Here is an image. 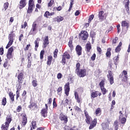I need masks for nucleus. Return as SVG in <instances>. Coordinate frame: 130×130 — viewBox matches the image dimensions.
<instances>
[{"mask_svg": "<svg viewBox=\"0 0 130 130\" xmlns=\"http://www.w3.org/2000/svg\"><path fill=\"white\" fill-rule=\"evenodd\" d=\"M84 114L86 116L85 121L87 124H90L89 128L90 129H92L94 128L95 126H96V124H97V119H94L93 120H92V118L89 115L87 111H85Z\"/></svg>", "mask_w": 130, "mask_h": 130, "instance_id": "nucleus-1", "label": "nucleus"}, {"mask_svg": "<svg viewBox=\"0 0 130 130\" xmlns=\"http://www.w3.org/2000/svg\"><path fill=\"white\" fill-rule=\"evenodd\" d=\"M15 37L16 35H15L13 31H12L11 34L9 35L8 39L9 42L6 47V49H8V48H9V47H10V46L13 44V42H14V40H15Z\"/></svg>", "mask_w": 130, "mask_h": 130, "instance_id": "nucleus-2", "label": "nucleus"}, {"mask_svg": "<svg viewBox=\"0 0 130 130\" xmlns=\"http://www.w3.org/2000/svg\"><path fill=\"white\" fill-rule=\"evenodd\" d=\"M37 33V24L36 22H34L32 25V28L29 32V35H36Z\"/></svg>", "mask_w": 130, "mask_h": 130, "instance_id": "nucleus-3", "label": "nucleus"}, {"mask_svg": "<svg viewBox=\"0 0 130 130\" xmlns=\"http://www.w3.org/2000/svg\"><path fill=\"white\" fill-rule=\"evenodd\" d=\"M114 64H115V66H113V64L112 63H109V64H110V67L111 69H114V70H116L117 68V65L118 64V62H119V59L118 58V56H117L116 57H115L114 58Z\"/></svg>", "mask_w": 130, "mask_h": 130, "instance_id": "nucleus-4", "label": "nucleus"}, {"mask_svg": "<svg viewBox=\"0 0 130 130\" xmlns=\"http://www.w3.org/2000/svg\"><path fill=\"white\" fill-rule=\"evenodd\" d=\"M66 58H67V59H70V58H71V55H70V54L67 52H64L62 55V63L63 66L66 64Z\"/></svg>", "mask_w": 130, "mask_h": 130, "instance_id": "nucleus-5", "label": "nucleus"}, {"mask_svg": "<svg viewBox=\"0 0 130 130\" xmlns=\"http://www.w3.org/2000/svg\"><path fill=\"white\" fill-rule=\"evenodd\" d=\"M107 77L109 80L110 84L112 85V84L114 83V79L113 78V75L112 74V72H111V71H108V75H107Z\"/></svg>", "mask_w": 130, "mask_h": 130, "instance_id": "nucleus-6", "label": "nucleus"}, {"mask_svg": "<svg viewBox=\"0 0 130 130\" xmlns=\"http://www.w3.org/2000/svg\"><path fill=\"white\" fill-rule=\"evenodd\" d=\"M34 6V2H33V0H29L28 2V8L27 10V13L28 14H30V13H32V11H33Z\"/></svg>", "mask_w": 130, "mask_h": 130, "instance_id": "nucleus-7", "label": "nucleus"}, {"mask_svg": "<svg viewBox=\"0 0 130 130\" xmlns=\"http://www.w3.org/2000/svg\"><path fill=\"white\" fill-rule=\"evenodd\" d=\"M45 108H44L42 109L41 111V113L42 116L43 117H46L47 116V113H48V106H47V104H45Z\"/></svg>", "mask_w": 130, "mask_h": 130, "instance_id": "nucleus-8", "label": "nucleus"}, {"mask_svg": "<svg viewBox=\"0 0 130 130\" xmlns=\"http://www.w3.org/2000/svg\"><path fill=\"white\" fill-rule=\"evenodd\" d=\"M76 74H77L78 76L80 78H84L86 76V70L85 69H82L80 71H78V72H75Z\"/></svg>", "mask_w": 130, "mask_h": 130, "instance_id": "nucleus-9", "label": "nucleus"}, {"mask_svg": "<svg viewBox=\"0 0 130 130\" xmlns=\"http://www.w3.org/2000/svg\"><path fill=\"white\" fill-rule=\"evenodd\" d=\"M79 36L81 37L82 40H86L88 38V32L82 30L81 33L79 34Z\"/></svg>", "mask_w": 130, "mask_h": 130, "instance_id": "nucleus-10", "label": "nucleus"}, {"mask_svg": "<svg viewBox=\"0 0 130 130\" xmlns=\"http://www.w3.org/2000/svg\"><path fill=\"white\" fill-rule=\"evenodd\" d=\"M64 93L67 96H69L70 93V83L68 82L64 85Z\"/></svg>", "mask_w": 130, "mask_h": 130, "instance_id": "nucleus-11", "label": "nucleus"}, {"mask_svg": "<svg viewBox=\"0 0 130 130\" xmlns=\"http://www.w3.org/2000/svg\"><path fill=\"white\" fill-rule=\"evenodd\" d=\"M49 44V41L48 40V36H46L45 37L44 39L43 46L44 48H46L47 47V45Z\"/></svg>", "mask_w": 130, "mask_h": 130, "instance_id": "nucleus-12", "label": "nucleus"}, {"mask_svg": "<svg viewBox=\"0 0 130 130\" xmlns=\"http://www.w3.org/2000/svg\"><path fill=\"white\" fill-rule=\"evenodd\" d=\"M76 51L78 55H82V47L80 45H77L76 48Z\"/></svg>", "mask_w": 130, "mask_h": 130, "instance_id": "nucleus-13", "label": "nucleus"}, {"mask_svg": "<svg viewBox=\"0 0 130 130\" xmlns=\"http://www.w3.org/2000/svg\"><path fill=\"white\" fill-rule=\"evenodd\" d=\"M26 0H21L19 3V9H23L26 7Z\"/></svg>", "mask_w": 130, "mask_h": 130, "instance_id": "nucleus-14", "label": "nucleus"}, {"mask_svg": "<svg viewBox=\"0 0 130 130\" xmlns=\"http://www.w3.org/2000/svg\"><path fill=\"white\" fill-rule=\"evenodd\" d=\"M31 53H27V58H28V64L27 67L28 68H30L31 67V62L32 61V56H31Z\"/></svg>", "mask_w": 130, "mask_h": 130, "instance_id": "nucleus-15", "label": "nucleus"}, {"mask_svg": "<svg viewBox=\"0 0 130 130\" xmlns=\"http://www.w3.org/2000/svg\"><path fill=\"white\" fill-rule=\"evenodd\" d=\"M99 18L100 22L104 20V11H100L99 13Z\"/></svg>", "mask_w": 130, "mask_h": 130, "instance_id": "nucleus-16", "label": "nucleus"}, {"mask_svg": "<svg viewBox=\"0 0 130 130\" xmlns=\"http://www.w3.org/2000/svg\"><path fill=\"white\" fill-rule=\"evenodd\" d=\"M59 118L60 120H64L65 122H68V117L63 115V114L61 113L59 116Z\"/></svg>", "mask_w": 130, "mask_h": 130, "instance_id": "nucleus-17", "label": "nucleus"}, {"mask_svg": "<svg viewBox=\"0 0 130 130\" xmlns=\"http://www.w3.org/2000/svg\"><path fill=\"white\" fill-rule=\"evenodd\" d=\"M121 26L122 28H124V27H126V28H128V27H129V23H128L126 21H122L121 22Z\"/></svg>", "mask_w": 130, "mask_h": 130, "instance_id": "nucleus-18", "label": "nucleus"}, {"mask_svg": "<svg viewBox=\"0 0 130 130\" xmlns=\"http://www.w3.org/2000/svg\"><path fill=\"white\" fill-rule=\"evenodd\" d=\"M27 123V117H26V115L23 114L22 116V121L21 123V125H23L24 126V125H26V124Z\"/></svg>", "mask_w": 130, "mask_h": 130, "instance_id": "nucleus-19", "label": "nucleus"}, {"mask_svg": "<svg viewBox=\"0 0 130 130\" xmlns=\"http://www.w3.org/2000/svg\"><path fill=\"white\" fill-rule=\"evenodd\" d=\"M124 4L125 5L126 11L128 12V11H129V8L128 7V5H129V0H124Z\"/></svg>", "mask_w": 130, "mask_h": 130, "instance_id": "nucleus-20", "label": "nucleus"}, {"mask_svg": "<svg viewBox=\"0 0 130 130\" xmlns=\"http://www.w3.org/2000/svg\"><path fill=\"white\" fill-rule=\"evenodd\" d=\"M92 49V46H91V44L87 43L85 45V50L87 52H90V50Z\"/></svg>", "mask_w": 130, "mask_h": 130, "instance_id": "nucleus-21", "label": "nucleus"}, {"mask_svg": "<svg viewBox=\"0 0 130 130\" xmlns=\"http://www.w3.org/2000/svg\"><path fill=\"white\" fill-rule=\"evenodd\" d=\"M75 97L76 100H77V102H78V103H81L82 99L79 96V94L77 92H75Z\"/></svg>", "mask_w": 130, "mask_h": 130, "instance_id": "nucleus-22", "label": "nucleus"}, {"mask_svg": "<svg viewBox=\"0 0 130 130\" xmlns=\"http://www.w3.org/2000/svg\"><path fill=\"white\" fill-rule=\"evenodd\" d=\"M39 41H40V39L37 38L36 40L35 41V50L36 51H37V48H38L39 46Z\"/></svg>", "mask_w": 130, "mask_h": 130, "instance_id": "nucleus-23", "label": "nucleus"}, {"mask_svg": "<svg viewBox=\"0 0 130 130\" xmlns=\"http://www.w3.org/2000/svg\"><path fill=\"white\" fill-rule=\"evenodd\" d=\"M102 128L104 130H109V126L106 123H103L102 124Z\"/></svg>", "mask_w": 130, "mask_h": 130, "instance_id": "nucleus-24", "label": "nucleus"}, {"mask_svg": "<svg viewBox=\"0 0 130 130\" xmlns=\"http://www.w3.org/2000/svg\"><path fill=\"white\" fill-rule=\"evenodd\" d=\"M54 20L55 22H61V21L63 20V17L61 16H57V17L54 19Z\"/></svg>", "mask_w": 130, "mask_h": 130, "instance_id": "nucleus-25", "label": "nucleus"}, {"mask_svg": "<svg viewBox=\"0 0 130 130\" xmlns=\"http://www.w3.org/2000/svg\"><path fill=\"white\" fill-rule=\"evenodd\" d=\"M18 79L19 83H22V81H23V73H20L18 76Z\"/></svg>", "mask_w": 130, "mask_h": 130, "instance_id": "nucleus-26", "label": "nucleus"}, {"mask_svg": "<svg viewBox=\"0 0 130 130\" xmlns=\"http://www.w3.org/2000/svg\"><path fill=\"white\" fill-rule=\"evenodd\" d=\"M121 45H122V43L120 42L115 49L116 52H119V51H120V46H121Z\"/></svg>", "mask_w": 130, "mask_h": 130, "instance_id": "nucleus-27", "label": "nucleus"}, {"mask_svg": "<svg viewBox=\"0 0 130 130\" xmlns=\"http://www.w3.org/2000/svg\"><path fill=\"white\" fill-rule=\"evenodd\" d=\"M2 130H8L9 129V124H4L2 127Z\"/></svg>", "mask_w": 130, "mask_h": 130, "instance_id": "nucleus-28", "label": "nucleus"}, {"mask_svg": "<svg viewBox=\"0 0 130 130\" xmlns=\"http://www.w3.org/2000/svg\"><path fill=\"white\" fill-rule=\"evenodd\" d=\"M52 61V56H49L48 57V61H47V64L48 66H50L51 64V61Z\"/></svg>", "mask_w": 130, "mask_h": 130, "instance_id": "nucleus-29", "label": "nucleus"}, {"mask_svg": "<svg viewBox=\"0 0 130 130\" xmlns=\"http://www.w3.org/2000/svg\"><path fill=\"white\" fill-rule=\"evenodd\" d=\"M11 121H12V118L9 116H8L6 118V122H5V124H10L11 123Z\"/></svg>", "mask_w": 130, "mask_h": 130, "instance_id": "nucleus-30", "label": "nucleus"}, {"mask_svg": "<svg viewBox=\"0 0 130 130\" xmlns=\"http://www.w3.org/2000/svg\"><path fill=\"white\" fill-rule=\"evenodd\" d=\"M101 90L102 91L103 95H105L107 92H108V90H106L105 87H101Z\"/></svg>", "mask_w": 130, "mask_h": 130, "instance_id": "nucleus-31", "label": "nucleus"}, {"mask_svg": "<svg viewBox=\"0 0 130 130\" xmlns=\"http://www.w3.org/2000/svg\"><path fill=\"white\" fill-rule=\"evenodd\" d=\"M119 125L118 124V122L117 121H115L114 123V127L115 128V130H118V126Z\"/></svg>", "mask_w": 130, "mask_h": 130, "instance_id": "nucleus-32", "label": "nucleus"}, {"mask_svg": "<svg viewBox=\"0 0 130 130\" xmlns=\"http://www.w3.org/2000/svg\"><path fill=\"white\" fill-rule=\"evenodd\" d=\"M110 51H111V48H108L107 52L106 53V55L107 57H109L110 55H111V53H110Z\"/></svg>", "mask_w": 130, "mask_h": 130, "instance_id": "nucleus-33", "label": "nucleus"}, {"mask_svg": "<svg viewBox=\"0 0 130 130\" xmlns=\"http://www.w3.org/2000/svg\"><path fill=\"white\" fill-rule=\"evenodd\" d=\"M35 106H36V104H35V103L30 102V104L28 107L30 108V109H33V108H35Z\"/></svg>", "mask_w": 130, "mask_h": 130, "instance_id": "nucleus-34", "label": "nucleus"}, {"mask_svg": "<svg viewBox=\"0 0 130 130\" xmlns=\"http://www.w3.org/2000/svg\"><path fill=\"white\" fill-rule=\"evenodd\" d=\"M95 114L96 115H100L101 114V109L100 108H98L95 110Z\"/></svg>", "mask_w": 130, "mask_h": 130, "instance_id": "nucleus-35", "label": "nucleus"}, {"mask_svg": "<svg viewBox=\"0 0 130 130\" xmlns=\"http://www.w3.org/2000/svg\"><path fill=\"white\" fill-rule=\"evenodd\" d=\"M119 120L120 122H121V123L122 124H124L126 122V119L124 117L121 118L120 119H119Z\"/></svg>", "mask_w": 130, "mask_h": 130, "instance_id": "nucleus-36", "label": "nucleus"}, {"mask_svg": "<svg viewBox=\"0 0 130 130\" xmlns=\"http://www.w3.org/2000/svg\"><path fill=\"white\" fill-rule=\"evenodd\" d=\"M9 96L12 102L15 101V98L14 97V94L12 92L9 93Z\"/></svg>", "mask_w": 130, "mask_h": 130, "instance_id": "nucleus-37", "label": "nucleus"}, {"mask_svg": "<svg viewBox=\"0 0 130 130\" xmlns=\"http://www.w3.org/2000/svg\"><path fill=\"white\" fill-rule=\"evenodd\" d=\"M97 92L98 91H95V92H93L92 93H91V97L92 98H95L96 97H97V96H98V94L97 93Z\"/></svg>", "mask_w": 130, "mask_h": 130, "instance_id": "nucleus-38", "label": "nucleus"}, {"mask_svg": "<svg viewBox=\"0 0 130 130\" xmlns=\"http://www.w3.org/2000/svg\"><path fill=\"white\" fill-rule=\"evenodd\" d=\"M105 82V80H102L101 82L100 83L99 85L100 88H102L104 87V82Z\"/></svg>", "mask_w": 130, "mask_h": 130, "instance_id": "nucleus-39", "label": "nucleus"}, {"mask_svg": "<svg viewBox=\"0 0 130 130\" xmlns=\"http://www.w3.org/2000/svg\"><path fill=\"white\" fill-rule=\"evenodd\" d=\"M80 63H77L76 64V69L75 71V73H77V72H79V71H80Z\"/></svg>", "mask_w": 130, "mask_h": 130, "instance_id": "nucleus-40", "label": "nucleus"}, {"mask_svg": "<svg viewBox=\"0 0 130 130\" xmlns=\"http://www.w3.org/2000/svg\"><path fill=\"white\" fill-rule=\"evenodd\" d=\"M54 4V0H50L48 3V7H52V5Z\"/></svg>", "mask_w": 130, "mask_h": 130, "instance_id": "nucleus-41", "label": "nucleus"}, {"mask_svg": "<svg viewBox=\"0 0 130 130\" xmlns=\"http://www.w3.org/2000/svg\"><path fill=\"white\" fill-rule=\"evenodd\" d=\"M6 104H7V99L6 98H3L2 100V105H4V106H5Z\"/></svg>", "mask_w": 130, "mask_h": 130, "instance_id": "nucleus-42", "label": "nucleus"}, {"mask_svg": "<svg viewBox=\"0 0 130 130\" xmlns=\"http://www.w3.org/2000/svg\"><path fill=\"white\" fill-rule=\"evenodd\" d=\"M32 85L34 87H37V80H34L32 81Z\"/></svg>", "mask_w": 130, "mask_h": 130, "instance_id": "nucleus-43", "label": "nucleus"}, {"mask_svg": "<svg viewBox=\"0 0 130 130\" xmlns=\"http://www.w3.org/2000/svg\"><path fill=\"white\" fill-rule=\"evenodd\" d=\"M31 124H32V128L34 129H35V128H36V121H32L31 122Z\"/></svg>", "mask_w": 130, "mask_h": 130, "instance_id": "nucleus-44", "label": "nucleus"}, {"mask_svg": "<svg viewBox=\"0 0 130 130\" xmlns=\"http://www.w3.org/2000/svg\"><path fill=\"white\" fill-rule=\"evenodd\" d=\"M93 19H94V15L92 14L90 15L88 19V23H90Z\"/></svg>", "mask_w": 130, "mask_h": 130, "instance_id": "nucleus-45", "label": "nucleus"}, {"mask_svg": "<svg viewBox=\"0 0 130 130\" xmlns=\"http://www.w3.org/2000/svg\"><path fill=\"white\" fill-rule=\"evenodd\" d=\"M43 55H44V50H43L41 51L40 53V58L41 59H43Z\"/></svg>", "mask_w": 130, "mask_h": 130, "instance_id": "nucleus-46", "label": "nucleus"}, {"mask_svg": "<svg viewBox=\"0 0 130 130\" xmlns=\"http://www.w3.org/2000/svg\"><path fill=\"white\" fill-rule=\"evenodd\" d=\"M13 51H14V48H13V47H11L8 49V53H10L12 54Z\"/></svg>", "mask_w": 130, "mask_h": 130, "instance_id": "nucleus-47", "label": "nucleus"}, {"mask_svg": "<svg viewBox=\"0 0 130 130\" xmlns=\"http://www.w3.org/2000/svg\"><path fill=\"white\" fill-rule=\"evenodd\" d=\"M4 7L5 11H6L7 10V9H8V8H9V3H5Z\"/></svg>", "mask_w": 130, "mask_h": 130, "instance_id": "nucleus-48", "label": "nucleus"}, {"mask_svg": "<svg viewBox=\"0 0 130 130\" xmlns=\"http://www.w3.org/2000/svg\"><path fill=\"white\" fill-rule=\"evenodd\" d=\"M7 58H8V59H11V58H12V57H13V55H12V54L8 53L7 54Z\"/></svg>", "mask_w": 130, "mask_h": 130, "instance_id": "nucleus-49", "label": "nucleus"}, {"mask_svg": "<svg viewBox=\"0 0 130 130\" xmlns=\"http://www.w3.org/2000/svg\"><path fill=\"white\" fill-rule=\"evenodd\" d=\"M69 104V99H66L64 102L63 105L64 106H67Z\"/></svg>", "mask_w": 130, "mask_h": 130, "instance_id": "nucleus-50", "label": "nucleus"}, {"mask_svg": "<svg viewBox=\"0 0 130 130\" xmlns=\"http://www.w3.org/2000/svg\"><path fill=\"white\" fill-rule=\"evenodd\" d=\"M68 45L70 48H73V41H70Z\"/></svg>", "mask_w": 130, "mask_h": 130, "instance_id": "nucleus-51", "label": "nucleus"}, {"mask_svg": "<svg viewBox=\"0 0 130 130\" xmlns=\"http://www.w3.org/2000/svg\"><path fill=\"white\" fill-rule=\"evenodd\" d=\"M58 52V50H57V49H56L54 52V57H56V56H57Z\"/></svg>", "mask_w": 130, "mask_h": 130, "instance_id": "nucleus-52", "label": "nucleus"}, {"mask_svg": "<svg viewBox=\"0 0 130 130\" xmlns=\"http://www.w3.org/2000/svg\"><path fill=\"white\" fill-rule=\"evenodd\" d=\"M96 59V54L94 53L92 56L91 57V60H95V59Z\"/></svg>", "mask_w": 130, "mask_h": 130, "instance_id": "nucleus-53", "label": "nucleus"}, {"mask_svg": "<svg viewBox=\"0 0 130 130\" xmlns=\"http://www.w3.org/2000/svg\"><path fill=\"white\" fill-rule=\"evenodd\" d=\"M95 35H96V34L94 31H91L90 32V36L92 37V38H94L95 37Z\"/></svg>", "mask_w": 130, "mask_h": 130, "instance_id": "nucleus-54", "label": "nucleus"}, {"mask_svg": "<svg viewBox=\"0 0 130 130\" xmlns=\"http://www.w3.org/2000/svg\"><path fill=\"white\" fill-rule=\"evenodd\" d=\"M21 110H22V106H19L17 107L16 111H17V112H20V111H21Z\"/></svg>", "mask_w": 130, "mask_h": 130, "instance_id": "nucleus-55", "label": "nucleus"}, {"mask_svg": "<svg viewBox=\"0 0 130 130\" xmlns=\"http://www.w3.org/2000/svg\"><path fill=\"white\" fill-rule=\"evenodd\" d=\"M44 16L46 17V18H48V17H49V12L46 11L44 14Z\"/></svg>", "mask_w": 130, "mask_h": 130, "instance_id": "nucleus-56", "label": "nucleus"}, {"mask_svg": "<svg viewBox=\"0 0 130 130\" xmlns=\"http://www.w3.org/2000/svg\"><path fill=\"white\" fill-rule=\"evenodd\" d=\"M20 89H21V86H19L18 88H17V90L16 91V95H20V92L19 91H20Z\"/></svg>", "mask_w": 130, "mask_h": 130, "instance_id": "nucleus-57", "label": "nucleus"}, {"mask_svg": "<svg viewBox=\"0 0 130 130\" xmlns=\"http://www.w3.org/2000/svg\"><path fill=\"white\" fill-rule=\"evenodd\" d=\"M123 74L124 75L125 79H127V76H126L127 72L125 70H124L123 71Z\"/></svg>", "mask_w": 130, "mask_h": 130, "instance_id": "nucleus-58", "label": "nucleus"}, {"mask_svg": "<svg viewBox=\"0 0 130 130\" xmlns=\"http://www.w3.org/2000/svg\"><path fill=\"white\" fill-rule=\"evenodd\" d=\"M61 91H62V87H59L57 90L58 93H60V92H61Z\"/></svg>", "mask_w": 130, "mask_h": 130, "instance_id": "nucleus-59", "label": "nucleus"}, {"mask_svg": "<svg viewBox=\"0 0 130 130\" xmlns=\"http://www.w3.org/2000/svg\"><path fill=\"white\" fill-rule=\"evenodd\" d=\"M0 54L1 55H3V54H4V48H0Z\"/></svg>", "mask_w": 130, "mask_h": 130, "instance_id": "nucleus-60", "label": "nucleus"}, {"mask_svg": "<svg viewBox=\"0 0 130 130\" xmlns=\"http://www.w3.org/2000/svg\"><path fill=\"white\" fill-rule=\"evenodd\" d=\"M53 105L54 108L56 107V106H57V105H56V103L55 102V99H54L53 100Z\"/></svg>", "mask_w": 130, "mask_h": 130, "instance_id": "nucleus-61", "label": "nucleus"}, {"mask_svg": "<svg viewBox=\"0 0 130 130\" xmlns=\"http://www.w3.org/2000/svg\"><path fill=\"white\" fill-rule=\"evenodd\" d=\"M62 76V75H61V73H58L57 75L58 79H61Z\"/></svg>", "mask_w": 130, "mask_h": 130, "instance_id": "nucleus-62", "label": "nucleus"}, {"mask_svg": "<svg viewBox=\"0 0 130 130\" xmlns=\"http://www.w3.org/2000/svg\"><path fill=\"white\" fill-rule=\"evenodd\" d=\"M79 15H80V11L77 10L76 11V12L75 13V16H79Z\"/></svg>", "mask_w": 130, "mask_h": 130, "instance_id": "nucleus-63", "label": "nucleus"}, {"mask_svg": "<svg viewBox=\"0 0 130 130\" xmlns=\"http://www.w3.org/2000/svg\"><path fill=\"white\" fill-rule=\"evenodd\" d=\"M70 130H79V129L77 128V127L74 126V127H72L70 129Z\"/></svg>", "mask_w": 130, "mask_h": 130, "instance_id": "nucleus-64", "label": "nucleus"}]
</instances>
